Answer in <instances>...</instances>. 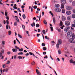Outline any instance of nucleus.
Here are the masks:
<instances>
[{"label": "nucleus", "mask_w": 75, "mask_h": 75, "mask_svg": "<svg viewBox=\"0 0 75 75\" xmlns=\"http://www.w3.org/2000/svg\"><path fill=\"white\" fill-rule=\"evenodd\" d=\"M62 21H61L60 23V26H62Z\"/></svg>", "instance_id": "37"}, {"label": "nucleus", "mask_w": 75, "mask_h": 75, "mask_svg": "<svg viewBox=\"0 0 75 75\" xmlns=\"http://www.w3.org/2000/svg\"><path fill=\"white\" fill-rule=\"evenodd\" d=\"M33 6H32L31 8V11L33 12Z\"/></svg>", "instance_id": "48"}, {"label": "nucleus", "mask_w": 75, "mask_h": 75, "mask_svg": "<svg viewBox=\"0 0 75 75\" xmlns=\"http://www.w3.org/2000/svg\"><path fill=\"white\" fill-rule=\"evenodd\" d=\"M71 17L70 16H69L67 17V19L69 21H71Z\"/></svg>", "instance_id": "16"}, {"label": "nucleus", "mask_w": 75, "mask_h": 75, "mask_svg": "<svg viewBox=\"0 0 75 75\" xmlns=\"http://www.w3.org/2000/svg\"><path fill=\"white\" fill-rule=\"evenodd\" d=\"M66 25L69 26L70 25V22L68 21H66L65 22Z\"/></svg>", "instance_id": "3"}, {"label": "nucleus", "mask_w": 75, "mask_h": 75, "mask_svg": "<svg viewBox=\"0 0 75 75\" xmlns=\"http://www.w3.org/2000/svg\"><path fill=\"white\" fill-rule=\"evenodd\" d=\"M49 13H50V14H51L52 16V17H53L54 16V14L52 13V12L51 11H50L49 12Z\"/></svg>", "instance_id": "31"}, {"label": "nucleus", "mask_w": 75, "mask_h": 75, "mask_svg": "<svg viewBox=\"0 0 75 75\" xmlns=\"http://www.w3.org/2000/svg\"><path fill=\"white\" fill-rule=\"evenodd\" d=\"M18 55H22L23 54V53L22 52L18 53Z\"/></svg>", "instance_id": "27"}, {"label": "nucleus", "mask_w": 75, "mask_h": 75, "mask_svg": "<svg viewBox=\"0 0 75 75\" xmlns=\"http://www.w3.org/2000/svg\"><path fill=\"white\" fill-rule=\"evenodd\" d=\"M73 13H75V9H74L73 10Z\"/></svg>", "instance_id": "64"}, {"label": "nucleus", "mask_w": 75, "mask_h": 75, "mask_svg": "<svg viewBox=\"0 0 75 75\" xmlns=\"http://www.w3.org/2000/svg\"><path fill=\"white\" fill-rule=\"evenodd\" d=\"M33 8H34L35 9H36V8H37V6H34Z\"/></svg>", "instance_id": "38"}, {"label": "nucleus", "mask_w": 75, "mask_h": 75, "mask_svg": "<svg viewBox=\"0 0 75 75\" xmlns=\"http://www.w3.org/2000/svg\"><path fill=\"white\" fill-rule=\"evenodd\" d=\"M72 35V31H69L67 33V37L69 38L71 37Z\"/></svg>", "instance_id": "1"}, {"label": "nucleus", "mask_w": 75, "mask_h": 75, "mask_svg": "<svg viewBox=\"0 0 75 75\" xmlns=\"http://www.w3.org/2000/svg\"><path fill=\"white\" fill-rule=\"evenodd\" d=\"M64 27V25H63L62 27H60V28H61V29H63Z\"/></svg>", "instance_id": "60"}, {"label": "nucleus", "mask_w": 75, "mask_h": 75, "mask_svg": "<svg viewBox=\"0 0 75 75\" xmlns=\"http://www.w3.org/2000/svg\"><path fill=\"white\" fill-rule=\"evenodd\" d=\"M38 32H40V31H41V30H40V29H38Z\"/></svg>", "instance_id": "57"}, {"label": "nucleus", "mask_w": 75, "mask_h": 75, "mask_svg": "<svg viewBox=\"0 0 75 75\" xmlns=\"http://www.w3.org/2000/svg\"><path fill=\"white\" fill-rule=\"evenodd\" d=\"M31 25L33 27H34V26H35V22H33V23H32L31 24Z\"/></svg>", "instance_id": "23"}, {"label": "nucleus", "mask_w": 75, "mask_h": 75, "mask_svg": "<svg viewBox=\"0 0 75 75\" xmlns=\"http://www.w3.org/2000/svg\"><path fill=\"white\" fill-rule=\"evenodd\" d=\"M2 67L3 68H6V65L5 64H4L2 65Z\"/></svg>", "instance_id": "36"}, {"label": "nucleus", "mask_w": 75, "mask_h": 75, "mask_svg": "<svg viewBox=\"0 0 75 75\" xmlns=\"http://www.w3.org/2000/svg\"><path fill=\"white\" fill-rule=\"evenodd\" d=\"M6 18L7 20H9V18H8V16H6Z\"/></svg>", "instance_id": "62"}, {"label": "nucleus", "mask_w": 75, "mask_h": 75, "mask_svg": "<svg viewBox=\"0 0 75 75\" xmlns=\"http://www.w3.org/2000/svg\"><path fill=\"white\" fill-rule=\"evenodd\" d=\"M10 60H8L7 62V63H6V64H10Z\"/></svg>", "instance_id": "35"}, {"label": "nucleus", "mask_w": 75, "mask_h": 75, "mask_svg": "<svg viewBox=\"0 0 75 75\" xmlns=\"http://www.w3.org/2000/svg\"><path fill=\"white\" fill-rule=\"evenodd\" d=\"M12 50L13 52H17V49H12Z\"/></svg>", "instance_id": "15"}, {"label": "nucleus", "mask_w": 75, "mask_h": 75, "mask_svg": "<svg viewBox=\"0 0 75 75\" xmlns=\"http://www.w3.org/2000/svg\"><path fill=\"white\" fill-rule=\"evenodd\" d=\"M0 71L1 74H3V69H1Z\"/></svg>", "instance_id": "49"}, {"label": "nucleus", "mask_w": 75, "mask_h": 75, "mask_svg": "<svg viewBox=\"0 0 75 75\" xmlns=\"http://www.w3.org/2000/svg\"><path fill=\"white\" fill-rule=\"evenodd\" d=\"M36 73L38 75H41V73L39 72V71L37 69H36Z\"/></svg>", "instance_id": "10"}, {"label": "nucleus", "mask_w": 75, "mask_h": 75, "mask_svg": "<svg viewBox=\"0 0 75 75\" xmlns=\"http://www.w3.org/2000/svg\"><path fill=\"white\" fill-rule=\"evenodd\" d=\"M50 28L52 31H53V28L52 27H50Z\"/></svg>", "instance_id": "54"}, {"label": "nucleus", "mask_w": 75, "mask_h": 75, "mask_svg": "<svg viewBox=\"0 0 75 75\" xmlns=\"http://www.w3.org/2000/svg\"><path fill=\"white\" fill-rule=\"evenodd\" d=\"M25 55L26 56H28L29 55V54L28 53H27V54H25Z\"/></svg>", "instance_id": "55"}, {"label": "nucleus", "mask_w": 75, "mask_h": 75, "mask_svg": "<svg viewBox=\"0 0 75 75\" xmlns=\"http://www.w3.org/2000/svg\"><path fill=\"white\" fill-rule=\"evenodd\" d=\"M4 50H1V52L0 53V57L2 56V54H4Z\"/></svg>", "instance_id": "11"}, {"label": "nucleus", "mask_w": 75, "mask_h": 75, "mask_svg": "<svg viewBox=\"0 0 75 75\" xmlns=\"http://www.w3.org/2000/svg\"><path fill=\"white\" fill-rule=\"evenodd\" d=\"M69 62H70V63H71L73 64L74 61V60H72V59H71L70 60Z\"/></svg>", "instance_id": "19"}, {"label": "nucleus", "mask_w": 75, "mask_h": 75, "mask_svg": "<svg viewBox=\"0 0 75 75\" xmlns=\"http://www.w3.org/2000/svg\"><path fill=\"white\" fill-rule=\"evenodd\" d=\"M18 58L19 59H23V57L21 56H19L18 57Z\"/></svg>", "instance_id": "22"}, {"label": "nucleus", "mask_w": 75, "mask_h": 75, "mask_svg": "<svg viewBox=\"0 0 75 75\" xmlns=\"http://www.w3.org/2000/svg\"><path fill=\"white\" fill-rule=\"evenodd\" d=\"M66 14L67 15H70L71 14V11H67L66 12Z\"/></svg>", "instance_id": "9"}, {"label": "nucleus", "mask_w": 75, "mask_h": 75, "mask_svg": "<svg viewBox=\"0 0 75 75\" xmlns=\"http://www.w3.org/2000/svg\"><path fill=\"white\" fill-rule=\"evenodd\" d=\"M72 17L73 18H75V14H73L72 15Z\"/></svg>", "instance_id": "26"}, {"label": "nucleus", "mask_w": 75, "mask_h": 75, "mask_svg": "<svg viewBox=\"0 0 75 75\" xmlns=\"http://www.w3.org/2000/svg\"><path fill=\"white\" fill-rule=\"evenodd\" d=\"M33 63H31L32 65H35V62H33Z\"/></svg>", "instance_id": "47"}, {"label": "nucleus", "mask_w": 75, "mask_h": 75, "mask_svg": "<svg viewBox=\"0 0 75 75\" xmlns=\"http://www.w3.org/2000/svg\"><path fill=\"white\" fill-rule=\"evenodd\" d=\"M6 24L7 25H8V24H9V21H8V20H6Z\"/></svg>", "instance_id": "46"}, {"label": "nucleus", "mask_w": 75, "mask_h": 75, "mask_svg": "<svg viewBox=\"0 0 75 75\" xmlns=\"http://www.w3.org/2000/svg\"><path fill=\"white\" fill-rule=\"evenodd\" d=\"M37 10L38 11H40V10H41V9H39V8H38L37 9Z\"/></svg>", "instance_id": "61"}, {"label": "nucleus", "mask_w": 75, "mask_h": 75, "mask_svg": "<svg viewBox=\"0 0 75 75\" xmlns=\"http://www.w3.org/2000/svg\"><path fill=\"white\" fill-rule=\"evenodd\" d=\"M69 41L70 43H75L74 39L72 38L70 39H69Z\"/></svg>", "instance_id": "2"}, {"label": "nucleus", "mask_w": 75, "mask_h": 75, "mask_svg": "<svg viewBox=\"0 0 75 75\" xmlns=\"http://www.w3.org/2000/svg\"><path fill=\"white\" fill-rule=\"evenodd\" d=\"M72 38L74 39L75 38V35L74 33L72 34Z\"/></svg>", "instance_id": "21"}, {"label": "nucleus", "mask_w": 75, "mask_h": 75, "mask_svg": "<svg viewBox=\"0 0 75 75\" xmlns=\"http://www.w3.org/2000/svg\"><path fill=\"white\" fill-rule=\"evenodd\" d=\"M71 26L72 27H75V24H73L71 25Z\"/></svg>", "instance_id": "50"}, {"label": "nucleus", "mask_w": 75, "mask_h": 75, "mask_svg": "<svg viewBox=\"0 0 75 75\" xmlns=\"http://www.w3.org/2000/svg\"><path fill=\"white\" fill-rule=\"evenodd\" d=\"M18 35L19 38H22V36L21 35H20L19 34H18Z\"/></svg>", "instance_id": "30"}, {"label": "nucleus", "mask_w": 75, "mask_h": 75, "mask_svg": "<svg viewBox=\"0 0 75 75\" xmlns=\"http://www.w3.org/2000/svg\"><path fill=\"white\" fill-rule=\"evenodd\" d=\"M7 54H8V55H10V54H11V52H7Z\"/></svg>", "instance_id": "51"}, {"label": "nucleus", "mask_w": 75, "mask_h": 75, "mask_svg": "<svg viewBox=\"0 0 75 75\" xmlns=\"http://www.w3.org/2000/svg\"><path fill=\"white\" fill-rule=\"evenodd\" d=\"M16 20H17L18 22H19V19L18 18H16Z\"/></svg>", "instance_id": "58"}, {"label": "nucleus", "mask_w": 75, "mask_h": 75, "mask_svg": "<svg viewBox=\"0 0 75 75\" xmlns=\"http://www.w3.org/2000/svg\"><path fill=\"white\" fill-rule=\"evenodd\" d=\"M8 35H10L11 34V30H9L8 31Z\"/></svg>", "instance_id": "24"}, {"label": "nucleus", "mask_w": 75, "mask_h": 75, "mask_svg": "<svg viewBox=\"0 0 75 75\" xmlns=\"http://www.w3.org/2000/svg\"><path fill=\"white\" fill-rule=\"evenodd\" d=\"M42 47H44L45 45V44L44 43H42Z\"/></svg>", "instance_id": "42"}, {"label": "nucleus", "mask_w": 75, "mask_h": 75, "mask_svg": "<svg viewBox=\"0 0 75 75\" xmlns=\"http://www.w3.org/2000/svg\"><path fill=\"white\" fill-rule=\"evenodd\" d=\"M17 25V22H15L14 23V25L16 26V25Z\"/></svg>", "instance_id": "40"}, {"label": "nucleus", "mask_w": 75, "mask_h": 75, "mask_svg": "<svg viewBox=\"0 0 75 75\" xmlns=\"http://www.w3.org/2000/svg\"><path fill=\"white\" fill-rule=\"evenodd\" d=\"M70 28L68 26L67 28H66L64 29V31H66V32H67V31H68V30Z\"/></svg>", "instance_id": "6"}, {"label": "nucleus", "mask_w": 75, "mask_h": 75, "mask_svg": "<svg viewBox=\"0 0 75 75\" xmlns=\"http://www.w3.org/2000/svg\"><path fill=\"white\" fill-rule=\"evenodd\" d=\"M24 7H25V6L24 5H22L21 7L22 8H23V9L24 8Z\"/></svg>", "instance_id": "52"}, {"label": "nucleus", "mask_w": 75, "mask_h": 75, "mask_svg": "<svg viewBox=\"0 0 75 75\" xmlns=\"http://www.w3.org/2000/svg\"><path fill=\"white\" fill-rule=\"evenodd\" d=\"M62 19L63 21H65L66 20V18H65V17L62 16Z\"/></svg>", "instance_id": "8"}, {"label": "nucleus", "mask_w": 75, "mask_h": 75, "mask_svg": "<svg viewBox=\"0 0 75 75\" xmlns=\"http://www.w3.org/2000/svg\"><path fill=\"white\" fill-rule=\"evenodd\" d=\"M72 9V7L71 6H68L66 7V9L67 10H71Z\"/></svg>", "instance_id": "4"}, {"label": "nucleus", "mask_w": 75, "mask_h": 75, "mask_svg": "<svg viewBox=\"0 0 75 75\" xmlns=\"http://www.w3.org/2000/svg\"><path fill=\"white\" fill-rule=\"evenodd\" d=\"M58 42L60 45L61 44H62V41H61V40L59 39Z\"/></svg>", "instance_id": "14"}, {"label": "nucleus", "mask_w": 75, "mask_h": 75, "mask_svg": "<svg viewBox=\"0 0 75 75\" xmlns=\"http://www.w3.org/2000/svg\"><path fill=\"white\" fill-rule=\"evenodd\" d=\"M58 54H61V50H58Z\"/></svg>", "instance_id": "45"}, {"label": "nucleus", "mask_w": 75, "mask_h": 75, "mask_svg": "<svg viewBox=\"0 0 75 75\" xmlns=\"http://www.w3.org/2000/svg\"><path fill=\"white\" fill-rule=\"evenodd\" d=\"M54 10L56 12H57V13H59V12H60L61 11V10L59 8H55Z\"/></svg>", "instance_id": "5"}, {"label": "nucleus", "mask_w": 75, "mask_h": 75, "mask_svg": "<svg viewBox=\"0 0 75 75\" xmlns=\"http://www.w3.org/2000/svg\"><path fill=\"white\" fill-rule=\"evenodd\" d=\"M29 54L30 55H33L34 57H35V55H34V54L32 52H29Z\"/></svg>", "instance_id": "25"}, {"label": "nucleus", "mask_w": 75, "mask_h": 75, "mask_svg": "<svg viewBox=\"0 0 75 75\" xmlns=\"http://www.w3.org/2000/svg\"><path fill=\"white\" fill-rule=\"evenodd\" d=\"M44 23L46 25H47V22L46 21V20H44Z\"/></svg>", "instance_id": "29"}, {"label": "nucleus", "mask_w": 75, "mask_h": 75, "mask_svg": "<svg viewBox=\"0 0 75 75\" xmlns=\"http://www.w3.org/2000/svg\"><path fill=\"white\" fill-rule=\"evenodd\" d=\"M2 45H4V44H5V41H3L2 42Z\"/></svg>", "instance_id": "39"}, {"label": "nucleus", "mask_w": 75, "mask_h": 75, "mask_svg": "<svg viewBox=\"0 0 75 75\" xmlns=\"http://www.w3.org/2000/svg\"><path fill=\"white\" fill-rule=\"evenodd\" d=\"M8 71V69L6 68V69H4L3 70V72H7Z\"/></svg>", "instance_id": "12"}, {"label": "nucleus", "mask_w": 75, "mask_h": 75, "mask_svg": "<svg viewBox=\"0 0 75 75\" xmlns=\"http://www.w3.org/2000/svg\"><path fill=\"white\" fill-rule=\"evenodd\" d=\"M59 44L58 43L56 45L57 47H59Z\"/></svg>", "instance_id": "56"}, {"label": "nucleus", "mask_w": 75, "mask_h": 75, "mask_svg": "<svg viewBox=\"0 0 75 75\" xmlns=\"http://www.w3.org/2000/svg\"><path fill=\"white\" fill-rule=\"evenodd\" d=\"M42 33H43V34H45V31L44 30L42 31Z\"/></svg>", "instance_id": "41"}, {"label": "nucleus", "mask_w": 75, "mask_h": 75, "mask_svg": "<svg viewBox=\"0 0 75 75\" xmlns=\"http://www.w3.org/2000/svg\"><path fill=\"white\" fill-rule=\"evenodd\" d=\"M36 27H40V25L39 24H38V23H37L36 25Z\"/></svg>", "instance_id": "34"}, {"label": "nucleus", "mask_w": 75, "mask_h": 75, "mask_svg": "<svg viewBox=\"0 0 75 75\" xmlns=\"http://www.w3.org/2000/svg\"><path fill=\"white\" fill-rule=\"evenodd\" d=\"M58 31H59V32H61V29H59L58 30Z\"/></svg>", "instance_id": "63"}, {"label": "nucleus", "mask_w": 75, "mask_h": 75, "mask_svg": "<svg viewBox=\"0 0 75 75\" xmlns=\"http://www.w3.org/2000/svg\"><path fill=\"white\" fill-rule=\"evenodd\" d=\"M53 20L54 24H55V22H56V21L55 20V17H53Z\"/></svg>", "instance_id": "13"}, {"label": "nucleus", "mask_w": 75, "mask_h": 75, "mask_svg": "<svg viewBox=\"0 0 75 75\" xmlns=\"http://www.w3.org/2000/svg\"><path fill=\"white\" fill-rule=\"evenodd\" d=\"M19 51L22 52V51H23V49L22 48L21 49H19Z\"/></svg>", "instance_id": "43"}, {"label": "nucleus", "mask_w": 75, "mask_h": 75, "mask_svg": "<svg viewBox=\"0 0 75 75\" xmlns=\"http://www.w3.org/2000/svg\"><path fill=\"white\" fill-rule=\"evenodd\" d=\"M55 6L56 8H58V7H59V4H55Z\"/></svg>", "instance_id": "20"}, {"label": "nucleus", "mask_w": 75, "mask_h": 75, "mask_svg": "<svg viewBox=\"0 0 75 75\" xmlns=\"http://www.w3.org/2000/svg\"><path fill=\"white\" fill-rule=\"evenodd\" d=\"M61 3L63 4H65L66 3V0H61Z\"/></svg>", "instance_id": "7"}, {"label": "nucleus", "mask_w": 75, "mask_h": 75, "mask_svg": "<svg viewBox=\"0 0 75 75\" xmlns=\"http://www.w3.org/2000/svg\"><path fill=\"white\" fill-rule=\"evenodd\" d=\"M5 16H7V12H5Z\"/></svg>", "instance_id": "53"}, {"label": "nucleus", "mask_w": 75, "mask_h": 75, "mask_svg": "<svg viewBox=\"0 0 75 75\" xmlns=\"http://www.w3.org/2000/svg\"><path fill=\"white\" fill-rule=\"evenodd\" d=\"M22 27L23 29H24L25 28V25H22Z\"/></svg>", "instance_id": "44"}, {"label": "nucleus", "mask_w": 75, "mask_h": 75, "mask_svg": "<svg viewBox=\"0 0 75 75\" xmlns=\"http://www.w3.org/2000/svg\"><path fill=\"white\" fill-rule=\"evenodd\" d=\"M23 17L24 19H25V14L23 15Z\"/></svg>", "instance_id": "32"}, {"label": "nucleus", "mask_w": 75, "mask_h": 75, "mask_svg": "<svg viewBox=\"0 0 75 75\" xmlns=\"http://www.w3.org/2000/svg\"><path fill=\"white\" fill-rule=\"evenodd\" d=\"M65 10L64 9H62V13H65Z\"/></svg>", "instance_id": "28"}, {"label": "nucleus", "mask_w": 75, "mask_h": 75, "mask_svg": "<svg viewBox=\"0 0 75 75\" xmlns=\"http://www.w3.org/2000/svg\"><path fill=\"white\" fill-rule=\"evenodd\" d=\"M72 5L73 6H75V1H74L72 2Z\"/></svg>", "instance_id": "17"}, {"label": "nucleus", "mask_w": 75, "mask_h": 75, "mask_svg": "<svg viewBox=\"0 0 75 75\" xmlns=\"http://www.w3.org/2000/svg\"><path fill=\"white\" fill-rule=\"evenodd\" d=\"M65 4H62L61 5V8H64V5Z\"/></svg>", "instance_id": "18"}, {"label": "nucleus", "mask_w": 75, "mask_h": 75, "mask_svg": "<svg viewBox=\"0 0 75 75\" xmlns=\"http://www.w3.org/2000/svg\"><path fill=\"white\" fill-rule=\"evenodd\" d=\"M16 58H17V56L16 55H15L14 56V59H16Z\"/></svg>", "instance_id": "59"}, {"label": "nucleus", "mask_w": 75, "mask_h": 75, "mask_svg": "<svg viewBox=\"0 0 75 75\" xmlns=\"http://www.w3.org/2000/svg\"><path fill=\"white\" fill-rule=\"evenodd\" d=\"M42 49L44 51L47 50V48L46 47H43Z\"/></svg>", "instance_id": "33"}]
</instances>
